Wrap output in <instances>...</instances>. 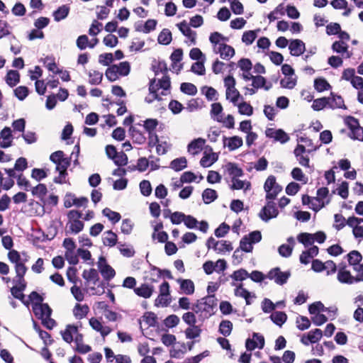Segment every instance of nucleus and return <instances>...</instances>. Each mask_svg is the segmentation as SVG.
<instances>
[{"label": "nucleus", "mask_w": 363, "mask_h": 363, "mask_svg": "<svg viewBox=\"0 0 363 363\" xmlns=\"http://www.w3.org/2000/svg\"><path fill=\"white\" fill-rule=\"evenodd\" d=\"M217 299L214 295H208L192 304L191 311L198 315L199 320L203 322L214 313Z\"/></svg>", "instance_id": "nucleus-1"}, {"label": "nucleus", "mask_w": 363, "mask_h": 363, "mask_svg": "<svg viewBox=\"0 0 363 363\" xmlns=\"http://www.w3.org/2000/svg\"><path fill=\"white\" fill-rule=\"evenodd\" d=\"M82 213L77 210H71L67 213L68 222L66 225L67 233L77 234L84 228V223L80 220Z\"/></svg>", "instance_id": "nucleus-2"}, {"label": "nucleus", "mask_w": 363, "mask_h": 363, "mask_svg": "<svg viewBox=\"0 0 363 363\" xmlns=\"http://www.w3.org/2000/svg\"><path fill=\"white\" fill-rule=\"evenodd\" d=\"M264 189L266 191L267 200H274L282 190V187L276 182V178L272 175L265 181Z\"/></svg>", "instance_id": "nucleus-3"}, {"label": "nucleus", "mask_w": 363, "mask_h": 363, "mask_svg": "<svg viewBox=\"0 0 363 363\" xmlns=\"http://www.w3.org/2000/svg\"><path fill=\"white\" fill-rule=\"evenodd\" d=\"M278 215L279 211L276 206V203L273 200H267V202L261 209L258 216L262 220L267 223L272 218H277Z\"/></svg>", "instance_id": "nucleus-4"}, {"label": "nucleus", "mask_w": 363, "mask_h": 363, "mask_svg": "<svg viewBox=\"0 0 363 363\" xmlns=\"http://www.w3.org/2000/svg\"><path fill=\"white\" fill-rule=\"evenodd\" d=\"M290 276V272H282L280 268L275 267L266 274V278L273 280L278 285H284L287 282Z\"/></svg>", "instance_id": "nucleus-5"}, {"label": "nucleus", "mask_w": 363, "mask_h": 363, "mask_svg": "<svg viewBox=\"0 0 363 363\" xmlns=\"http://www.w3.org/2000/svg\"><path fill=\"white\" fill-rule=\"evenodd\" d=\"M70 165V159L68 157L63 158L60 162L56 164V171L59 172V175L54 178V182L57 184L67 183L66 177L67 175V169Z\"/></svg>", "instance_id": "nucleus-6"}, {"label": "nucleus", "mask_w": 363, "mask_h": 363, "mask_svg": "<svg viewBox=\"0 0 363 363\" xmlns=\"http://www.w3.org/2000/svg\"><path fill=\"white\" fill-rule=\"evenodd\" d=\"M98 267L102 277L106 280L109 281L116 275L115 270L106 263V260L104 257H99Z\"/></svg>", "instance_id": "nucleus-7"}, {"label": "nucleus", "mask_w": 363, "mask_h": 363, "mask_svg": "<svg viewBox=\"0 0 363 363\" xmlns=\"http://www.w3.org/2000/svg\"><path fill=\"white\" fill-rule=\"evenodd\" d=\"M264 346V338L263 335L254 333L252 338H248L245 342V347L248 351H252L256 348L262 349Z\"/></svg>", "instance_id": "nucleus-8"}, {"label": "nucleus", "mask_w": 363, "mask_h": 363, "mask_svg": "<svg viewBox=\"0 0 363 363\" xmlns=\"http://www.w3.org/2000/svg\"><path fill=\"white\" fill-rule=\"evenodd\" d=\"M33 311L35 315L40 320L43 318H48V317L50 316L52 313V309L48 303H33Z\"/></svg>", "instance_id": "nucleus-9"}, {"label": "nucleus", "mask_w": 363, "mask_h": 363, "mask_svg": "<svg viewBox=\"0 0 363 363\" xmlns=\"http://www.w3.org/2000/svg\"><path fill=\"white\" fill-rule=\"evenodd\" d=\"M337 279L340 282L343 284H352L354 282L362 281L363 277H354L351 275L350 272L345 269H340L337 273Z\"/></svg>", "instance_id": "nucleus-10"}, {"label": "nucleus", "mask_w": 363, "mask_h": 363, "mask_svg": "<svg viewBox=\"0 0 363 363\" xmlns=\"http://www.w3.org/2000/svg\"><path fill=\"white\" fill-rule=\"evenodd\" d=\"M223 142L224 147H227L230 151H234L237 150L243 144L242 138L237 135L230 138L223 136Z\"/></svg>", "instance_id": "nucleus-11"}, {"label": "nucleus", "mask_w": 363, "mask_h": 363, "mask_svg": "<svg viewBox=\"0 0 363 363\" xmlns=\"http://www.w3.org/2000/svg\"><path fill=\"white\" fill-rule=\"evenodd\" d=\"M155 291V287L147 283L142 284L140 286L134 289V292L140 297L149 298Z\"/></svg>", "instance_id": "nucleus-12"}, {"label": "nucleus", "mask_w": 363, "mask_h": 363, "mask_svg": "<svg viewBox=\"0 0 363 363\" xmlns=\"http://www.w3.org/2000/svg\"><path fill=\"white\" fill-rule=\"evenodd\" d=\"M209 40L213 45V50L215 52L228 41V38L223 36L218 32H213L210 35Z\"/></svg>", "instance_id": "nucleus-13"}, {"label": "nucleus", "mask_w": 363, "mask_h": 363, "mask_svg": "<svg viewBox=\"0 0 363 363\" xmlns=\"http://www.w3.org/2000/svg\"><path fill=\"white\" fill-rule=\"evenodd\" d=\"M289 49L291 55L300 56L306 50L305 43L298 39L293 40L289 43Z\"/></svg>", "instance_id": "nucleus-14"}, {"label": "nucleus", "mask_w": 363, "mask_h": 363, "mask_svg": "<svg viewBox=\"0 0 363 363\" xmlns=\"http://www.w3.org/2000/svg\"><path fill=\"white\" fill-rule=\"evenodd\" d=\"M333 52L341 54L343 57L350 58L351 55L348 51V45L342 40L335 41L332 45Z\"/></svg>", "instance_id": "nucleus-15"}, {"label": "nucleus", "mask_w": 363, "mask_h": 363, "mask_svg": "<svg viewBox=\"0 0 363 363\" xmlns=\"http://www.w3.org/2000/svg\"><path fill=\"white\" fill-rule=\"evenodd\" d=\"M89 324L94 330L99 332L104 337L107 336L111 332L110 327L103 325L102 323L96 318H91L89 320Z\"/></svg>", "instance_id": "nucleus-16"}, {"label": "nucleus", "mask_w": 363, "mask_h": 363, "mask_svg": "<svg viewBox=\"0 0 363 363\" xmlns=\"http://www.w3.org/2000/svg\"><path fill=\"white\" fill-rule=\"evenodd\" d=\"M177 26L183 35L187 37L191 43L194 45L196 43V33L190 28L189 24L185 21H183Z\"/></svg>", "instance_id": "nucleus-17"}, {"label": "nucleus", "mask_w": 363, "mask_h": 363, "mask_svg": "<svg viewBox=\"0 0 363 363\" xmlns=\"http://www.w3.org/2000/svg\"><path fill=\"white\" fill-rule=\"evenodd\" d=\"M177 283L180 285V289L186 295H191L194 293L195 286L193 281L191 279H178Z\"/></svg>", "instance_id": "nucleus-18"}, {"label": "nucleus", "mask_w": 363, "mask_h": 363, "mask_svg": "<svg viewBox=\"0 0 363 363\" xmlns=\"http://www.w3.org/2000/svg\"><path fill=\"white\" fill-rule=\"evenodd\" d=\"M328 98V107L332 109L335 108H346V106L344 104L343 99L338 95L334 94L331 93L330 96Z\"/></svg>", "instance_id": "nucleus-19"}, {"label": "nucleus", "mask_w": 363, "mask_h": 363, "mask_svg": "<svg viewBox=\"0 0 363 363\" xmlns=\"http://www.w3.org/2000/svg\"><path fill=\"white\" fill-rule=\"evenodd\" d=\"M0 138L1 140V147L7 148L12 145L11 130L9 127H5L0 132Z\"/></svg>", "instance_id": "nucleus-20"}, {"label": "nucleus", "mask_w": 363, "mask_h": 363, "mask_svg": "<svg viewBox=\"0 0 363 363\" xmlns=\"http://www.w3.org/2000/svg\"><path fill=\"white\" fill-rule=\"evenodd\" d=\"M216 54H219L220 57L223 60H230L235 55V49L226 44L223 45L214 52Z\"/></svg>", "instance_id": "nucleus-21"}, {"label": "nucleus", "mask_w": 363, "mask_h": 363, "mask_svg": "<svg viewBox=\"0 0 363 363\" xmlns=\"http://www.w3.org/2000/svg\"><path fill=\"white\" fill-rule=\"evenodd\" d=\"M155 79H152L150 81V86H149V91L150 94L145 97V101L150 104L154 100H161V97L160 96V94L157 93L158 91V84H155Z\"/></svg>", "instance_id": "nucleus-22"}, {"label": "nucleus", "mask_w": 363, "mask_h": 363, "mask_svg": "<svg viewBox=\"0 0 363 363\" xmlns=\"http://www.w3.org/2000/svg\"><path fill=\"white\" fill-rule=\"evenodd\" d=\"M205 144V140L199 138L191 141L188 145V152L192 155L200 152Z\"/></svg>", "instance_id": "nucleus-23"}, {"label": "nucleus", "mask_w": 363, "mask_h": 363, "mask_svg": "<svg viewBox=\"0 0 363 363\" xmlns=\"http://www.w3.org/2000/svg\"><path fill=\"white\" fill-rule=\"evenodd\" d=\"M77 327L73 325H68L64 331H61V335L63 340L67 342L71 343L74 340V334H77Z\"/></svg>", "instance_id": "nucleus-24"}, {"label": "nucleus", "mask_w": 363, "mask_h": 363, "mask_svg": "<svg viewBox=\"0 0 363 363\" xmlns=\"http://www.w3.org/2000/svg\"><path fill=\"white\" fill-rule=\"evenodd\" d=\"M232 184L230 188L233 190L243 189L245 192L250 189L251 184L246 180H240L238 178H232Z\"/></svg>", "instance_id": "nucleus-25"}, {"label": "nucleus", "mask_w": 363, "mask_h": 363, "mask_svg": "<svg viewBox=\"0 0 363 363\" xmlns=\"http://www.w3.org/2000/svg\"><path fill=\"white\" fill-rule=\"evenodd\" d=\"M218 159V156L215 152L206 153L204 152L203 156L200 160V164L203 167H211Z\"/></svg>", "instance_id": "nucleus-26"}, {"label": "nucleus", "mask_w": 363, "mask_h": 363, "mask_svg": "<svg viewBox=\"0 0 363 363\" xmlns=\"http://www.w3.org/2000/svg\"><path fill=\"white\" fill-rule=\"evenodd\" d=\"M117 235L111 230L104 232L102 237L103 243L108 247H113L117 243Z\"/></svg>", "instance_id": "nucleus-27"}, {"label": "nucleus", "mask_w": 363, "mask_h": 363, "mask_svg": "<svg viewBox=\"0 0 363 363\" xmlns=\"http://www.w3.org/2000/svg\"><path fill=\"white\" fill-rule=\"evenodd\" d=\"M129 131L134 143L139 145H142L145 143L146 137L136 128L130 126Z\"/></svg>", "instance_id": "nucleus-28"}, {"label": "nucleus", "mask_w": 363, "mask_h": 363, "mask_svg": "<svg viewBox=\"0 0 363 363\" xmlns=\"http://www.w3.org/2000/svg\"><path fill=\"white\" fill-rule=\"evenodd\" d=\"M225 169L228 174L232 178H237L243 175V171L236 164L229 162L225 165Z\"/></svg>", "instance_id": "nucleus-29"}, {"label": "nucleus", "mask_w": 363, "mask_h": 363, "mask_svg": "<svg viewBox=\"0 0 363 363\" xmlns=\"http://www.w3.org/2000/svg\"><path fill=\"white\" fill-rule=\"evenodd\" d=\"M211 116L214 121H221L223 116V106L220 103H213L211 104Z\"/></svg>", "instance_id": "nucleus-30"}, {"label": "nucleus", "mask_w": 363, "mask_h": 363, "mask_svg": "<svg viewBox=\"0 0 363 363\" xmlns=\"http://www.w3.org/2000/svg\"><path fill=\"white\" fill-rule=\"evenodd\" d=\"M20 82V74L18 71L9 70L6 76V84L13 87Z\"/></svg>", "instance_id": "nucleus-31"}, {"label": "nucleus", "mask_w": 363, "mask_h": 363, "mask_svg": "<svg viewBox=\"0 0 363 363\" xmlns=\"http://www.w3.org/2000/svg\"><path fill=\"white\" fill-rule=\"evenodd\" d=\"M259 32V29L256 30H247L243 33L242 36V42L245 45H250L253 43L256 38L257 37V33Z\"/></svg>", "instance_id": "nucleus-32"}, {"label": "nucleus", "mask_w": 363, "mask_h": 363, "mask_svg": "<svg viewBox=\"0 0 363 363\" xmlns=\"http://www.w3.org/2000/svg\"><path fill=\"white\" fill-rule=\"evenodd\" d=\"M69 7L67 5H62L60 6L53 13L54 19L55 21H60L65 19L69 14Z\"/></svg>", "instance_id": "nucleus-33"}, {"label": "nucleus", "mask_w": 363, "mask_h": 363, "mask_svg": "<svg viewBox=\"0 0 363 363\" xmlns=\"http://www.w3.org/2000/svg\"><path fill=\"white\" fill-rule=\"evenodd\" d=\"M297 82V77L295 74L284 76L281 79L280 84L281 87L291 89H293Z\"/></svg>", "instance_id": "nucleus-34"}, {"label": "nucleus", "mask_w": 363, "mask_h": 363, "mask_svg": "<svg viewBox=\"0 0 363 363\" xmlns=\"http://www.w3.org/2000/svg\"><path fill=\"white\" fill-rule=\"evenodd\" d=\"M186 352V347L184 343L181 344L179 346H174L170 350V357L177 359H181Z\"/></svg>", "instance_id": "nucleus-35"}, {"label": "nucleus", "mask_w": 363, "mask_h": 363, "mask_svg": "<svg viewBox=\"0 0 363 363\" xmlns=\"http://www.w3.org/2000/svg\"><path fill=\"white\" fill-rule=\"evenodd\" d=\"M155 84H158V90L162 89V91L160 94L161 95H167V91L170 87V79L168 76L164 75L162 79H160L158 82H155Z\"/></svg>", "instance_id": "nucleus-36"}, {"label": "nucleus", "mask_w": 363, "mask_h": 363, "mask_svg": "<svg viewBox=\"0 0 363 363\" xmlns=\"http://www.w3.org/2000/svg\"><path fill=\"white\" fill-rule=\"evenodd\" d=\"M187 339H195L201 335V329L198 325L189 326L184 331Z\"/></svg>", "instance_id": "nucleus-37"}, {"label": "nucleus", "mask_w": 363, "mask_h": 363, "mask_svg": "<svg viewBox=\"0 0 363 363\" xmlns=\"http://www.w3.org/2000/svg\"><path fill=\"white\" fill-rule=\"evenodd\" d=\"M186 165H187L186 159L184 157H182L177 158V159L172 160L170 163L169 167L172 169H174L177 172H179V171H181V170L184 169V168H186Z\"/></svg>", "instance_id": "nucleus-38"}, {"label": "nucleus", "mask_w": 363, "mask_h": 363, "mask_svg": "<svg viewBox=\"0 0 363 363\" xmlns=\"http://www.w3.org/2000/svg\"><path fill=\"white\" fill-rule=\"evenodd\" d=\"M271 320L277 325L281 326L287 319V315L284 312L276 311L271 314Z\"/></svg>", "instance_id": "nucleus-39"}, {"label": "nucleus", "mask_w": 363, "mask_h": 363, "mask_svg": "<svg viewBox=\"0 0 363 363\" xmlns=\"http://www.w3.org/2000/svg\"><path fill=\"white\" fill-rule=\"evenodd\" d=\"M158 43L162 45H169L172 41V33L167 29H163L158 35Z\"/></svg>", "instance_id": "nucleus-40"}, {"label": "nucleus", "mask_w": 363, "mask_h": 363, "mask_svg": "<svg viewBox=\"0 0 363 363\" xmlns=\"http://www.w3.org/2000/svg\"><path fill=\"white\" fill-rule=\"evenodd\" d=\"M89 312V307L86 305L76 304L73 313L76 318L82 319Z\"/></svg>", "instance_id": "nucleus-41"}, {"label": "nucleus", "mask_w": 363, "mask_h": 363, "mask_svg": "<svg viewBox=\"0 0 363 363\" xmlns=\"http://www.w3.org/2000/svg\"><path fill=\"white\" fill-rule=\"evenodd\" d=\"M235 106H238V112L241 115H246L250 116L253 113L252 106L245 101H242L239 104L237 102V105Z\"/></svg>", "instance_id": "nucleus-42"}, {"label": "nucleus", "mask_w": 363, "mask_h": 363, "mask_svg": "<svg viewBox=\"0 0 363 363\" xmlns=\"http://www.w3.org/2000/svg\"><path fill=\"white\" fill-rule=\"evenodd\" d=\"M225 96L228 100L233 104V105H237V102H238L239 99L242 98V96L235 87H234V89H230V90H226Z\"/></svg>", "instance_id": "nucleus-43"}, {"label": "nucleus", "mask_w": 363, "mask_h": 363, "mask_svg": "<svg viewBox=\"0 0 363 363\" xmlns=\"http://www.w3.org/2000/svg\"><path fill=\"white\" fill-rule=\"evenodd\" d=\"M82 277L87 281H92L94 284L99 280V274L95 269L84 270Z\"/></svg>", "instance_id": "nucleus-44"}, {"label": "nucleus", "mask_w": 363, "mask_h": 363, "mask_svg": "<svg viewBox=\"0 0 363 363\" xmlns=\"http://www.w3.org/2000/svg\"><path fill=\"white\" fill-rule=\"evenodd\" d=\"M118 249L121 254L125 257H132L135 255V250L130 245L118 243Z\"/></svg>", "instance_id": "nucleus-45"}, {"label": "nucleus", "mask_w": 363, "mask_h": 363, "mask_svg": "<svg viewBox=\"0 0 363 363\" xmlns=\"http://www.w3.org/2000/svg\"><path fill=\"white\" fill-rule=\"evenodd\" d=\"M266 84V79L264 77L257 75L253 77L252 85L255 89L264 88L265 90H269L271 88V84L267 86Z\"/></svg>", "instance_id": "nucleus-46"}, {"label": "nucleus", "mask_w": 363, "mask_h": 363, "mask_svg": "<svg viewBox=\"0 0 363 363\" xmlns=\"http://www.w3.org/2000/svg\"><path fill=\"white\" fill-rule=\"evenodd\" d=\"M217 193L212 189H206L202 194L203 200L205 203H210L217 198Z\"/></svg>", "instance_id": "nucleus-47"}, {"label": "nucleus", "mask_w": 363, "mask_h": 363, "mask_svg": "<svg viewBox=\"0 0 363 363\" xmlns=\"http://www.w3.org/2000/svg\"><path fill=\"white\" fill-rule=\"evenodd\" d=\"M233 329V323L230 320H223L219 325L220 333L225 337L230 335Z\"/></svg>", "instance_id": "nucleus-48"}, {"label": "nucleus", "mask_w": 363, "mask_h": 363, "mask_svg": "<svg viewBox=\"0 0 363 363\" xmlns=\"http://www.w3.org/2000/svg\"><path fill=\"white\" fill-rule=\"evenodd\" d=\"M102 213L104 216L107 217L113 223H118L121 218L119 213L113 211L108 208H105L103 210Z\"/></svg>", "instance_id": "nucleus-49"}, {"label": "nucleus", "mask_w": 363, "mask_h": 363, "mask_svg": "<svg viewBox=\"0 0 363 363\" xmlns=\"http://www.w3.org/2000/svg\"><path fill=\"white\" fill-rule=\"evenodd\" d=\"M328 98L327 97H323L319 98L317 99H315L312 104V108L314 111H320L323 110L324 108H328Z\"/></svg>", "instance_id": "nucleus-50"}, {"label": "nucleus", "mask_w": 363, "mask_h": 363, "mask_svg": "<svg viewBox=\"0 0 363 363\" xmlns=\"http://www.w3.org/2000/svg\"><path fill=\"white\" fill-rule=\"evenodd\" d=\"M180 89L183 93L191 95V96H194L197 93L196 86L191 83H187V82L182 83L181 84Z\"/></svg>", "instance_id": "nucleus-51"}, {"label": "nucleus", "mask_w": 363, "mask_h": 363, "mask_svg": "<svg viewBox=\"0 0 363 363\" xmlns=\"http://www.w3.org/2000/svg\"><path fill=\"white\" fill-rule=\"evenodd\" d=\"M196 315L197 314L193 311L184 313L182 315V320L189 326L196 325L197 321Z\"/></svg>", "instance_id": "nucleus-52"}, {"label": "nucleus", "mask_w": 363, "mask_h": 363, "mask_svg": "<svg viewBox=\"0 0 363 363\" xmlns=\"http://www.w3.org/2000/svg\"><path fill=\"white\" fill-rule=\"evenodd\" d=\"M362 259V255L357 250H352L347 255V259L351 265H357Z\"/></svg>", "instance_id": "nucleus-53"}, {"label": "nucleus", "mask_w": 363, "mask_h": 363, "mask_svg": "<svg viewBox=\"0 0 363 363\" xmlns=\"http://www.w3.org/2000/svg\"><path fill=\"white\" fill-rule=\"evenodd\" d=\"M142 320L145 322L148 327L155 326L157 323V316L154 313L146 312L142 316Z\"/></svg>", "instance_id": "nucleus-54"}, {"label": "nucleus", "mask_w": 363, "mask_h": 363, "mask_svg": "<svg viewBox=\"0 0 363 363\" xmlns=\"http://www.w3.org/2000/svg\"><path fill=\"white\" fill-rule=\"evenodd\" d=\"M230 277L235 281H244L247 278L249 277L248 272L245 269H240L238 270L235 271L231 275Z\"/></svg>", "instance_id": "nucleus-55"}, {"label": "nucleus", "mask_w": 363, "mask_h": 363, "mask_svg": "<svg viewBox=\"0 0 363 363\" xmlns=\"http://www.w3.org/2000/svg\"><path fill=\"white\" fill-rule=\"evenodd\" d=\"M291 175L295 180L301 182L304 184L307 183L308 178L303 173L302 170L298 167H295L292 169Z\"/></svg>", "instance_id": "nucleus-56"}, {"label": "nucleus", "mask_w": 363, "mask_h": 363, "mask_svg": "<svg viewBox=\"0 0 363 363\" xmlns=\"http://www.w3.org/2000/svg\"><path fill=\"white\" fill-rule=\"evenodd\" d=\"M297 239L299 242L304 245L305 247H308L313 243L312 234L308 233H300Z\"/></svg>", "instance_id": "nucleus-57"}, {"label": "nucleus", "mask_w": 363, "mask_h": 363, "mask_svg": "<svg viewBox=\"0 0 363 363\" xmlns=\"http://www.w3.org/2000/svg\"><path fill=\"white\" fill-rule=\"evenodd\" d=\"M314 87L318 91L321 92L329 89L330 88V85L325 79L319 78L315 80Z\"/></svg>", "instance_id": "nucleus-58"}, {"label": "nucleus", "mask_w": 363, "mask_h": 363, "mask_svg": "<svg viewBox=\"0 0 363 363\" xmlns=\"http://www.w3.org/2000/svg\"><path fill=\"white\" fill-rule=\"evenodd\" d=\"M32 194L38 198H43L48 192L47 187L43 184H39L32 189Z\"/></svg>", "instance_id": "nucleus-59"}, {"label": "nucleus", "mask_w": 363, "mask_h": 363, "mask_svg": "<svg viewBox=\"0 0 363 363\" xmlns=\"http://www.w3.org/2000/svg\"><path fill=\"white\" fill-rule=\"evenodd\" d=\"M89 80L91 84H99L103 78V74L99 71H91L89 72Z\"/></svg>", "instance_id": "nucleus-60"}, {"label": "nucleus", "mask_w": 363, "mask_h": 363, "mask_svg": "<svg viewBox=\"0 0 363 363\" xmlns=\"http://www.w3.org/2000/svg\"><path fill=\"white\" fill-rule=\"evenodd\" d=\"M327 311L328 308H325L324 305L320 301L315 302L310 305L308 307V311L312 315L320 313V311L327 312Z\"/></svg>", "instance_id": "nucleus-61"}, {"label": "nucleus", "mask_w": 363, "mask_h": 363, "mask_svg": "<svg viewBox=\"0 0 363 363\" xmlns=\"http://www.w3.org/2000/svg\"><path fill=\"white\" fill-rule=\"evenodd\" d=\"M191 70L198 75L205 74L206 69L204 67L203 60L194 62L191 65Z\"/></svg>", "instance_id": "nucleus-62"}, {"label": "nucleus", "mask_w": 363, "mask_h": 363, "mask_svg": "<svg viewBox=\"0 0 363 363\" xmlns=\"http://www.w3.org/2000/svg\"><path fill=\"white\" fill-rule=\"evenodd\" d=\"M170 143L167 140H160L156 146V151L158 155H164L170 148Z\"/></svg>", "instance_id": "nucleus-63"}, {"label": "nucleus", "mask_w": 363, "mask_h": 363, "mask_svg": "<svg viewBox=\"0 0 363 363\" xmlns=\"http://www.w3.org/2000/svg\"><path fill=\"white\" fill-rule=\"evenodd\" d=\"M14 94L20 101H23L28 95V89L25 86H18L14 89Z\"/></svg>", "instance_id": "nucleus-64"}]
</instances>
